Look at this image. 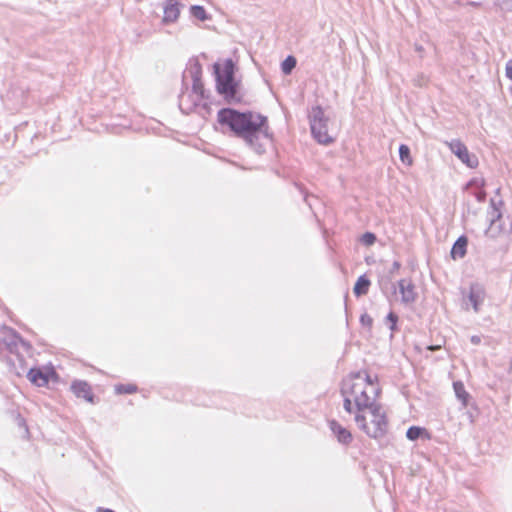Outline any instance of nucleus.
<instances>
[{"label": "nucleus", "mask_w": 512, "mask_h": 512, "mask_svg": "<svg viewBox=\"0 0 512 512\" xmlns=\"http://www.w3.org/2000/svg\"><path fill=\"white\" fill-rule=\"evenodd\" d=\"M398 286L404 303H413L416 300L417 293L411 280L401 279Z\"/></svg>", "instance_id": "obj_13"}, {"label": "nucleus", "mask_w": 512, "mask_h": 512, "mask_svg": "<svg viewBox=\"0 0 512 512\" xmlns=\"http://www.w3.org/2000/svg\"><path fill=\"white\" fill-rule=\"evenodd\" d=\"M27 378L32 384L45 387L50 381L57 382L59 375L52 365H47L40 368H31L27 373Z\"/></svg>", "instance_id": "obj_8"}, {"label": "nucleus", "mask_w": 512, "mask_h": 512, "mask_svg": "<svg viewBox=\"0 0 512 512\" xmlns=\"http://www.w3.org/2000/svg\"><path fill=\"white\" fill-rule=\"evenodd\" d=\"M217 121L237 136L250 140L265 125L266 118L252 112L241 113L231 108H223L217 113Z\"/></svg>", "instance_id": "obj_2"}, {"label": "nucleus", "mask_w": 512, "mask_h": 512, "mask_svg": "<svg viewBox=\"0 0 512 512\" xmlns=\"http://www.w3.org/2000/svg\"><path fill=\"white\" fill-rule=\"evenodd\" d=\"M476 197L479 201H483L486 197V193L481 190L476 194Z\"/></svg>", "instance_id": "obj_28"}, {"label": "nucleus", "mask_w": 512, "mask_h": 512, "mask_svg": "<svg viewBox=\"0 0 512 512\" xmlns=\"http://www.w3.org/2000/svg\"><path fill=\"white\" fill-rule=\"evenodd\" d=\"M97 512H114V511H112L110 509H98Z\"/></svg>", "instance_id": "obj_29"}, {"label": "nucleus", "mask_w": 512, "mask_h": 512, "mask_svg": "<svg viewBox=\"0 0 512 512\" xmlns=\"http://www.w3.org/2000/svg\"><path fill=\"white\" fill-rule=\"evenodd\" d=\"M327 121L328 119L321 107L312 108L310 114L311 131L315 139L321 144H329L335 138L328 130Z\"/></svg>", "instance_id": "obj_6"}, {"label": "nucleus", "mask_w": 512, "mask_h": 512, "mask_svg": "<svg viewBox=\"0 0 512 512\" xmlns=\"http://www.w3.org/2000/svg\"><path fill=\"white\" fill-rule=\"evenodd\" d=\"M451 151L459 158V160L469 168H476L479 164L476 155L469 152L467 146L459 140L447 142Z\"/></svg>", "instance_id": "obj_9"}, {"label": "nucleus", "mask_w": 512, "mask_h": 512, "mask_svg": "<svg viewBox=\"0 0 512 512\" xmlns=\"http://www.w3.org/2000/svg\"><path fill=\"white\" fill-rule=\"evenodd\" d=\"M506 76L512 80V60L506 64Z\"/></svg>", "instance_id": "obj_26"}, {"label": "nucleus", "mask_w": 512, "mask_h": 512, "mask_svg": "<svg viewBox=\"0 0 512 512\" xmlns=\"http://www.w3.org/2000/svg\"><path fill=\"white\" fill-rule=\"evenodd\" d=\"M387 320L391 323V329L394 330L398 321L397 315L391 312L388 314Z\"/></svg>", "instance_id": "obj_24"}, {"label": "nucleus", "mask_w": 512, "mask_h": 512, "mask_svg": "<svg viewBox=\"0 0 512 512\" xmlns=\"http://www.w3.org/2000/svg\"><path fill=\"white\" fill-rule=\"evenodd\" d=\"M360 323L364 328L370 331L373 326V318L368 313H363L360 317Z\"/></svg>", "instance_id": "obj_22"}, {"label": "nucleus", "mask_w": 512, "mask_h": 512, "mask_svg": "<svg viewBox=\"0 0 512 512\" xmlns=\"http://www.w3.org/2000/svg\"><path fill=\"white\" fill-rule=\"evenodd\" d=\"M207 98L202 80L199 77L193 79L191 91L183 93L179 105L183 112L189 114Z\"/></svg>", "instance_id": "obj_7"}, {"label": "nucleus", "mask_w": 512, "mask_h": 512, "mask_svg": "<svg viewBox=\"0 0 512 512\" xmlns=\"http://www.w3.org/2000/svg\"><path fill=\"white\" fill-rule=\"evenodd\" d=\"M343 408L352 413L358 408L378 402L382 395L379 377L367 369L348 374L341 382Z\"/></svg>", "instance_id": "obj_1"}, {"label": "nucleus", "mask_w": 512, "mask_h": 512, "mask_svg": "<svg viewBox=\"0 0 512 512\" xmlns=\"http://www.w3.org/2000/svg\"><path fill=\"white\" fill-rule=\"evenodd\" d=\"M354 421L365 435L370 438H381L388 430V415L382 403L361 407L353 411Z\"/></svg>", "instance_id": "obj_3"}, {"label": "nucleus", "mask_w": 512, "mask_h": 512, "mask_svg": "<svg viewBox=\"0 0 512 512\" xmlns=\"http://www.w3.org/2000/svg\"><path fill=\"white\" fill-rule=\"evenodd\" d=\"M399 155L403 163L407 164L408 166L412 165L413 159L410 155V149L407 145L402 144L399 147Z\"/></svg>", "instance_id": "obj_19"}, {"label": "nucleus", "mask_w": 512, "mask_h": 512, "mask_svg": "<svg viewBox=\"0 0 512 512\" xmlns=\"http://www.w3.org/2000/svg\"><path fill=\"white\" fill-rule=\"evenodd\" d=\"M453 389L456 397L461 401L463 407H467L470 394L466 391L464 384L461 381H456L453 383Z\"/></svg>", "instance_id": "obj_16"}, {"label": "nucleus", "mask_w": 512, "mask_h": 512, "mask_svg": "<svg viewBox=\"0 0 512 512\" xmlns=\"http://www.w3.org/2000/svg\"><path fill=\"white\" fill-rule=\"evenodd\" d=\"M376 236L371 232H366L361 236V242L366 246H371L375 243Z\"/></svg>", "instance_id": "obj_23"}, {"label": "nucleus", "mask_w": 512, "mask_h": 512, "mask_svg": "<svg viewBox=\"0 0 512 512\" xmlns=\"http://www.w3.org/2000/svg\"><path fill=\"white\" fill-rule=\"evenodd\" d=\"M71 390L77 398H81L88 403L94 402L92 387L86 381L75 380L71 384Z\"/></svg>", "instance_id": "obj_10"}, {"label": "nucleus", "mask_w": 512, "mask_h": 512, "mask_svg": "<svg viewBox=\"0 0 512 512\" xmlns=\"http://www.w3.org/2000/svg\"><path fill=\"white\" fill-rule=\"evenodd\" d=\"M296 66V59L293 56H288L281 65L284 74H290Z\"/></svg>", "instance_id": "obj_21"}, {"label": "nucleus", "mask_w": 512, "mask_h": 512, "mask_svg": "<svg viewBox=\"0 0 512 512\" xmlns=\"http://www.w3.org/2000/svg\"><path fill=\"white\" fill-rule=\"evenodd\" d=\"M216 77V90L228 102H240L239 93L240 84L234 77L235 65L231 59H226L223 63L213 65Z\"/></svg>", "instance_id": "obj_4"}, {"label": "nucleus", "mask_w": 512, "mask_h": 512, "mask_svg": "<svg viewBox=\"0 0 512 512\" xmlns=\"http://www.w3.org/2000/svg\"><path fill=\"white\" fill-rule=\"evenodd\" d=\"M442 348V344H437V345H429L427 347L428 350L430 351H437V350H440Z\"/></svg>", "instance_id": "obj_27"}, {"label": "nucleus", "mask_w": 512, "mask_h": 512, "mask_svg": "<svg viewBox=\"0 0 512 512\" xmlns=\"http://www.w3.org/2000/svg\"><path fill=\"white\" fill-rule=\"evenodd\" d=\"M406 436L411 441H415L418 438H425L427 440L431 439L430 432L426 428L419 427V426H411L407 430Z\"/></svg>", "instance_id": "obj_15"}, {"label": "nucleus", "mask_w": 512, "mask_h": 512, "mask_svg": "<svg viewBox=\"0 0 512 512\" xmlns=\"http://www.w3.org/2000/svg\"><path fill=\"white\" fill-rule=\"evenodd\" d=\"M468 240L465 236L459 237L451 249L452 259H461L466 255Z\"/></svg>", "instance_id": "obj_14"}, {"label": "nucleus", "mask_w": 512, "mask_h": 512, "mask_svg": "<svg viewBox=\"0 0 512 512\" xmlns=\"http://www.w3.org/2000/svg\"><path fill=\"white\" fill-rule=\"evenodd\" d=\"M370 280L366 276H360L355 285L353 292L356 296L365 295L368 293L369 287H370Z\"/></svg>", "instance_id": "obj_17"}, {"label": "nucleus", "mask_w": 512, "mask_h": 512, "mask_svg": "<svg viewBox=\"0 0 512 512\" xmlns=\"http://www.w3.org/2000/svg\"><path fill=\"white\" fill-rule=\"evenodd\" d=\"M473 186H477V187L481 188V187L483 186V181H480V182H479V181H477V180H471V181L467 184L466 188H467V189H470V188H472Z\"/></svg>", "instance_id": "obj_25"}, {"label": "nucleus", "mask_w": 512, "mask_h": 512, "mask_svg": "<svg viewBox=\"0 0 512 512\" xmlns=\"http://www.w3.org/2000/svg\"><path fill=\"white\" fill-rule=\"evenodd\" d=\"M180 16L179 2L177 0H167L163 5L164 24L174 23Z\"/></svg>", "instance_id": "obj_12"}, {"label": "nucleus", "mask_w": 512, "mask_h": 512, "mask_svg": "<svg viewBox=\"0 0 512 512\" xmlns=\"http://www.w3.org/2000/svg\"><path fill=\"white\" fill-rule=\"evenodd\" d=\"M114 391L118 395L135 394L138 391V387L134 383L117 384L114 386Z\"/></svg>", "instance_id": "obj_18"}, {"label": "nucleus", "mask_w": 512, "mask_h": 512, "mask_svg": "<svg viewBox=\"0 0 512 512\" xmlns=\"http://www.w3.org/2000/svg\"><path fill=\"white\" fill-rule=\"evenodd\" d=\"M329 428L331 429L338 442L344 445H350L353 441V435L350 430L344 427L336 420L329 421Z\"/></svg>", "instance_id": "obj_11"}, {"label": "nucleus", "mask_w": 512, "mask_h": 512, "mask_svg": "<svg viewBox=\"0 0 512 512\" xmlns=\"http://www.w3.org/2000/svg\"><path fill=\"white\" fill-rule=\"evenodd\" d=\"M21 350L29 352L31 345L25 342L15 332L9 331L0 338V358L7 360L18 376H20L27 367L24 358L20 357Z\"/></svg>", "instance_id": "obj_5"}, {"label": "nucleus", "mask_w": 512, "mask_h": 512, "mask_svg": "<svg viewBox=\"0 0 512 512\" xmlns=\"http://www.w3.org/2000/svg\"><path fill=\"white\" fill-rule=\"evenodd\" d=\"M190 11H191L192 16L197 18L200 21H205L208 19L206 10L202 6L194 5L191 7Z\"/></svg>", "instance_id": "obj_20"}]
</instances>
